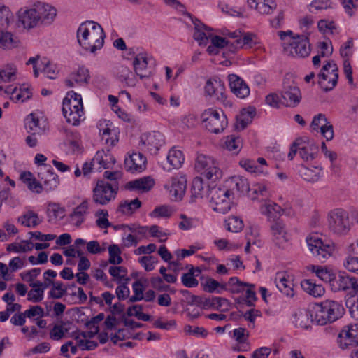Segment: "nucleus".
<instances>
[{"label": "nucleus", "mask_w": 358, "mask_h": 358, "mask_svg": "<svg viewBox=\"0 0 358 358\" xmlns=\"http://www.w3.org/2000/svg\"><path fill=\"white\" fill-rule=\"evenodd\" d=\"M105 34L101 26L94 21L83 22L77 30L79 45L92 53L103 46Z\"/></svg>", "instance_id": "obj_1"}, {"label": "nucleus", "mask_w": 358, "mask_h": 358, "mask_svg": "<svg viewBox=\"0 0 358 358\" xmlns=\"http://www.w3.org/2000/svg\"><path fill=\"white\" fill-rule=\"evenodd\" d=\"M315 322L319 325L331 323L341 318L345 309L341 303L333 300H325L313 306Z\"/></svg>", "instance_id": "obj_2"}, {"label": "nucleus", "mask_w": 358, "mask_h": 358, "mask_svg": "<svg viewBox=\"0 0 358 358\" xmlns=\"http://www.w3.org/2000/svg\"><path fill=\"white\" fill-rule=\"evenodd\" d=\"M62 113L69 123L78 125L84 115L81 95L73 91L69 92L63 100Z\"/></svg>", "instance_id": "obj_3"}, {"label": "nucleus", "mask_w": 358, "mask_h": 358, "mask_svg": "<svg viewBox=\"0 0 358 358\" xmlns=\"http://www.w3.org/2000/svg\"><path fill=\"white\" fill-rule=\"evenodd\" d=\"M230 190L213 185L208 187V198L213 210L225 214L231 208Z\"/></svg>", "instance_id": "obj_4"}, {"label": "nucleus", "mask_w": 358, "mask_h": 358, "mask_svg": "<svg viewBox=\"0 0 358 358\" xmlns=\"http://www.w3.org/2000/svg\"><path fill=\"white\" fill-rule=\"evenodd\" d=\"M194 168L197 172L208 180H215L222 176L218 163L208 155L198 153L195 159Z\"/></svg>", "instance_id": "obj_5"}, {"label": "nucleus", "mask_w": 358, "mask_h": 358, "mask_svg": "<svg viewBox=\"0 0 358 358\" xmlns=\"http://www.w3.org/2000/svg\"><path fill=\"white\" fill-rule=\"evenodd\" d=\"M201 119L206 129L214 134L223 131L228 124L227 116L221 109H206L201 114Z\"/></svg>", "instance_id": "obj_6"}, {"label": "nucleus", "mask_w": 358, "mask_h": 358, "mask_svg": "<svg viewBox=\"0 0 358 358\" xmlns=\"http://www.w3.org/2000/svg\"><path fill=\"white\" fill-rule=\"evenodd\" d=\"M329 229L334 234L343 236L350 229L348 213L343 208L331 210L327 216Z\"/></svg>", "instance_id": "obj_7"}, {"label": "nucleus", "mask_w": 358, "mask_h": 358, "mask_svg": "<svg viewBox=\"0 0 358 358\" xmlns=\"http://www.w3.org/2000/svg\"><path fill=\"white\" fill-rule=\"evenodd\" d=\"M281 97L282 103L286 107H296L301 101V90L291 76H286L283 80Z\"/></svg>", "instance_id": "obj_8"}, {"label": "nucleus", "mask_w": 358, "mask_h": 358, "mask_svg": "<svg viewBox=\"0 0 358 358\" xmlns=\"http://www.w3.org/2000/svg\"><path fill=\"white\" fill-rule=\"evenodd\" d=\"M306 241L308 250L320 262H323L330 257L334 250L332 244L324 243L317 234L309 235Z\"/></svg>", "instance_id": "obj_9"}, {"label": "nucleus", "mask_w": 358, "mask_h": 358, "mask_svg": "<svg viewBox=\"0 0 358 358\" xmlns=\"http://www.w3.org/2000/svg\"><path fill=\"white\" fill-rule=\"evenodd\" d=\"M318 84L325 92L331 90L337 84L338 79V67L333 62H327L318 75Z\"/></svg>", "instance_id": "obj_10"}, {"label": "nucleus", "mask_w": 358, "mask_h": 358, "mask_svg": "<svg viewBox=\"0 0 358 358\" xmlns=\"http://www.w3.org/2000/svg\"><path fill=\"white\" fill-rule=\"evenodd\" d=\"M117 191L112 185L104 180H99L93 189L94 203L104 206L115 198Z\"/></svg>", "instance_id": "obj_11"}, {"label": "nucleus", "mask_w": 358, "mask_h": 358, "mask_svg": "<svg viewBox=\"0 0 358 358\" xmlns=\"http://www.w3.org/2000/svg\"><path fill=\"white\" fill-rule=\"evenodd\" d=\"M285 49L293 56L299 57H308L310 52V45L307 36L297 35L291 38Z\"/></svg>", "instance_id": "obj_12"}, {"label": "nucleus", "mask_w": 358, "mask_h": 358, "mask_svg": "<svg viewBox=\"0 0 358 358\" xmlns=\"http://www.w3.org/2000/svg\"><path fill=\"white\" fill-rule=\"evenodd\" d=\"M187 187V179L185 176H176L172 177L164 185V188L169 192V196L172 201H180L185 192Z\"/></svg>", "instance_id": "obj_13"}, {"label": "nucleus", "mask_w": 358, "mask_h": 358, "mask_svg": "<svg viewBox=\"0 0 358 358\" xmlns=\"http://www.w3.org/2000/svg\"><path fill=\"white\" fill-rule=\"evenodd\" d=\"M204 95L219 101H223L225 96L224 82L218 78H211L206 82Z\"/></svg>", "instance_id": "obj_14"}, {"label": "nucleus", "mask_w": 358, "mask_h": 358, "mask_svg": "<svg viewBox=\"0 0 358 358\" xmlns=\"http://www.w3.org/2000/svg\"><path fill=\"white\" fill-rule=\"evenodd\" d=\"M339 344L342 349L358 345V322L350 323L344 327L338 334Z\"/></svg>", "instance_id": "obj_15"}, {"label": "nucleus", "mask_w": 358, "mask_h": 358, "mask_svg": "<svg viewBox=\"0 0 358 358\" xmlns=\"http://www.w3.org/2000/svg\"><path fill=\"white\" fill-rule=\"evenodd\" d=\"M38 177L46 192L55 189L59 184L58 176L53 172L52 167L48 164L39 168Z\"/></svg>", "instance_id": "obj_16"}, {"label": "nucleus", "mask_w": 358, "mask_h": 358, "mask_svg": "<svg viewBox=\"0 0 358 358\" xmlns=\"http://www.w3.org/2000/svg\"><path fill=\"white\" fill-rule=\"evenodd\" d=\"M140 142L150 154L156 155L164 143V138L160 132L152 131L141 135Z\"/></svg>", "instance_id": "obj_17"}, {"label": "nucleus", "mask_w": 358, "mask_h": 358, "mask_svg": "<svg viewBox=\"0 0 358 358\" xmlns=\"http://www.w3.org/2000/svg\"><path fill=\"white\" fill-rule=\"evenodd\" d=\"M357 280L358 279L345 272H339L335 274L330 287L334 292L348 291L352 289Z\"/></svg>", "instance_id": "obj_18"}, {"label": "nucleus", "mask_w": 358, "mask_h": 358, "mask_svg": "<svg viewBox=\"0 0 358 358\" xmlns=\"http://www.w3.org/2000/svg\"><path fill=\"white\" fill-rule=\"evenodd\" d=\"M311 127L313 130L320 131L327 141H331L334 138V129L332 124L328 122L325 115L320 113L315 116Z\"/></svg>", "instance_id": "obj_19"}, {"label": "nucleus", "mask_w": 358, "mask_h": 358, "mask_svg": "<svg viewBox=\"0 0 358 358\" xmlns=\"http://www.w3.org/2000/svg\"><path fill=\"white\" fill-rule=\"evenodd\" d=\"M299 155L304 161L313 160L319 152L318 146L308 137H300Z\"/></svg>", "instance_id": "obj_20"}, {"label": "nucleus", "mask_w": 358, "mask_h": 358, "mask_svg": "<svg viewBox=\"0 0 358 358\" xmlns=\"http://www.w3.org/2000/svg\"><path fill=\"white\" fill-rule=\"evenodd\" d=\"M146 162V157L142 153L133 152L125 159L124 168L129 172H141L145 169Z\"/></svg>", "instance_id": "obj_21"}, {"label": "nucleus", "mask_w": 358, "mask_h": 358, "mask_svg": "<svg viewBox=\"0 0 358 358\" xmlns=\"http://www.w3.org/2000/svg\"><path fill=\"white\" fill-rule=\"evenodd\" d=\"M231 91L238 98L245 99L250 94V89L245 82L235 74L228 76Z\"/></svg>", "instance_id": "obj_22"}, {"label": "nucleus", "mask_w": 358, "mask_h": 358, "mask_svg": "<svg viewBox=\"0 0 358 358\" xmlns=\"http://www.w3.org/2000/svg\"><path fill=\"white\" fill-rule=\"evenodd\" d=\"M270 229L273 242L278 247H282L288 241L285 224L282 220H277L272 222Z\"/></svg>", "instance_id": "obj_23"}, {"label": "nucleus", "mask_w": 358, "mask_h": 358, "mask_svg": "<svg viewBox=\"0 0 358 358\" xmlns=\"http://www.w3.org/2000/svg\"><path fill=\"white\" fill-rule=\"evenodd\" d=\"M89 203L87 200H83L80 205L73 208L69 216V222L76 227H80L85 222L88 213Z\"/></svg>", "instance_id": "obj_24"}, {"label": "nucleus", "mask_w": 358, "mask_h": 358, "mask_svg": "<svg viewBox=\"0 0 358 358\" xmlns=\"http://www.w3.org/2000/svg\"><path fill=\"white\" fill-rule=\"evenodd\" d=\"M36 13L40 17V23L50 24L55 19L56 9L49 4L38 2L34 4Z\"/></svg>", "instance_id": "obj_25"}, {"label": "nucleus", "mask_w": 358, "mask_h": 358, "mask_svg": "<svg viewBox=\"0 0 358 358\" xmlns=\"http://www.w3.org/2000/svg\"><path fill=\"white\" fill-rule=\"evenodd\" d=\"M19 20L26 29H31L41 24L39 15H38L34 6L20 11Z\"/></svg>", "instance_id": "obj_26"}, {"label": "nucleus", "mask_w": 358, "mask_h": 358, "mask_svg": "<svg viewBox=\"0 0 358 358\" xmlns=\"http://www.w3.org/2000/svg\"><path fill=\"white\" fill-rule=\"evenodd\" d=\"M315 322L314 316V308L312 310H302L294 314L293 322L297 327L308 329Z\"/></svg>", "instance_id": "obj_27"}, {"label": "nucleus", "mask_w": 358, "mask_h": 358, "mask_svg": "<svg viewBox=\"0 0 358 358\" xmlns=\"http://www.w3.org/2000/svg\"><path fill=\"white\" fill-rule=\"evenodd\" d=\"M262 215L267 217L269 222H274L277 220H281L280 216L282 215L284 210L275 203H266L260 208Z\"/></svg>", "instance_id": "obj_28"}, {"label": "nucleus", "mask_w": 358, "mask_h": 358, "mask_svg": "<svg viewBox=\"0 0 358 358\" xmlns=\"http://www.w3.org/2000/svg\"><path fill=\"white\" fill-rule=\"evenodd\" d=\"M90 78L89 70L82 66L76 72L71 73L69 78L65 80V83L68 87H72L74 83L80 85L88 83Z\"/></svg>", "instance_id": "obj_29"}, {"label": "nucleus", "mask_w": 358, "mask_h": 358, "mask_svg": "<svg viewBox=\"0 0 358 358\" xmlns=\"http://www.w3.org/2000/svg\"><path fill=\"white\" fill-rule=\"evenodd\" d=\"M134 71L141 79L149 78L151 72L148 70V59L145 53L138 54L133 61Z\"/></svg>", "instance_id": "obj_30"}, {"label": "nucleus", "mask_w": 358, "mask_h": 358, "mask_svg": "<svg viewBox=\"0 0 358 358\" xmlns=\"http://www.w3.org/2000/svg\"><path fill=\"white\" fill-rule=\"evenodd\" d=\"M155 185L154 180L150 177H143L139 179L129 181L126 184V189L129 190H137L142 192L150 191Z\"/></svg>", "instance_id": "obj_31"}, {"label": "nucleus", "mask_w": 358, "mask_h": 358, "mask_svg": "<svg viewBox=\"0 0 358 358\" xmlns=\"http://www.w3.org/2000/svg\"><path fill=\"white\" fill-rule=\"evenodd\" d=\"M193 24L194 25L193 38L198 41L199 45H206L208 38L212 37V34L206 31H211V29L197 19L193 21Z\"/></svg>", "instance_id": "obj_32"}, {"label": "nucleus", "mask_w": 358, "mask_h": 358, "mask_svg": "<svg viewBox=\"0 0 358 358\" xmlns=\"http://www.w3.org/2000/svg\"><path fill=\"white\" fill-rule=\"evenodd\" d=\"M251 8H255L259 13L270 14L276 8L274 0H247Z\"/></svg>", "instance_id": "obj_33"}, {"label": "nucleus", "mask_w": 358, "mask_h": 358, "mask_svg": "<svg viewBox=\"0 0 358 358\" xmlns=\"http://www.w3.org/2000/svg\"><path fill=\"white\" fill-rule=\"evenodd\" d=\"M208 187L212 186L206 185L201 177H195L191 187L192 199H202L205 196L208 197Z\"/></svg>", "instance_id": "obj_34"}, {"label": "nucleus", "mask_w": 358, "mask_h": 358, "mask_svg": "<svg viewBox=\"0 0 358 358\" xmlns=\"http://www.w3.org/2000/svg\"><path fill=\"white\" fill-rule=\"evenodd\" d=\"M93 162L97 163L100 169H110L115 163V159L109 150L105 152L103 150L96 152Z\"/></svg>", "instance_id": "obj_35"}, {"label": "nucleus", "mask_w": 358, "mask_h": 358, "mask_svg": "<svg viewBox=\"0 0 358 358\" xmlns=\"http://www.w3.org/2000/svg\"><path fill=\"white\" fill-rule=\"evenodd\" d=\"M298 173L304 180L314 183L317 182L321 177V169H317V167L310 169L301 165L299 166Z\"/></svg>", "instance_id": "obj_36"}, {"label": "nucleus", "mask_w": 358, "mask_h": 358, "mask_svg": "<svg viewBox=\"0 0 358 358\" xmlns=\"http://www.w3.org/2000/svg\"><path fill=\"white\" fill-rule=\"evenodd\" d=\"M20 179L27 185L29 189L34 192L41 193L44 190L43 183L39 180H37L34 178L32 173L29 171L21 173Z\"/></svg>", "instance_id": "obj_37"}, {"label": "nucleus", "mask_w": 358, "mask_h": 358, "mask_svg": "<svg viewBox=\"0 0 358 358\" xmlns=\"http://www.w3.org/2000/svg\"><path fill=\"white\" fill-rule=\"evenodd\" d=\"M259 43L257 36L250 32L242 31L239 41H237L236 50L239 48L250 49Z\"/></svg>", "instance_id": "obj_38"}, {"label": "nucleus", "mask_w": 358, "mask_h": 358, "mask_svg": "<svg viewBox=\"0 0 358 358\" xmlns=\"http://www.w3.org/2000/svg\"><path fill=\"white\" fill-rule=\"evenodd\" d=\"M301 287L303 289L314 297H320L324 292L325 289L322 285L316 284L313 280H303L301 282Z\"/></svg>", "instance_id": "obj_39"}, {"label": "nucleus", "mask_w": 358, "mask_h": 358, "mask_svg": "<svg viewBox=\"0 0 358 358\" xmlns=\"http://www.w3.org/2000/svg\"><path fill=\"white\" fill-rule=\"evenodd\" d=\"M255 115V109L249 108L243 109L236 118V129L243 130L251 122Z\"/></svg>", "instance_id": "obj_40"}, {"label": "nucleus", "mask_w": 358, "mask_h": 358, "mask_svg": "<svg viewBox=\"0 0 358 358\" xmlns=\"http://www.w3.org/2000/svg\"><path fill=\"white\" fill-rule=\"evenodd\" d=\"M34 245L30 240H23L21 242H14L8 244L6 250L9 252L25 253L33 250Z\"/></svg>", "instance_id": "obj_41"}, {"label": "nucleus", "mask_w": 358, "mask_h": 358, "mask_svg": "<svg viewBox=\"0 0 358 358\" xmlns=\"http://www.w3.org/2000/svg\"><path fill=\"white\" fill-rule=\"evenodd\" d=\"M112 122L108 121L105 122L104 127H102L103 124H99V131L102 135V140L105 141V143L108 145L113 146L118 141L116 135L114 134V136H111L113 130L111 129Z\"/></svg>", "instance_id": "obj_42"}, {"label": "nucleus", "mask_w": 358, "mask_h": 358, "mask_svg": "<svg viewBox=\"0 0 358 358\" xmlns=\"http://www.w3.org/2000/svg\"><path fill=\"white\" fill-rule=\"evenodd\" d=\"M17 222L24 227L31 228L38 225L41 222V220L36 213L30 210L19 217Z\"/></svg>", "instance_id": "obj_43"}, {"label": "nucleus", "mask_w": 358, "mask_h": 358, "mask_svg": "<svg viewBox=\"0 0 358 358\" xmlns=\"http://www.w3.org/2000/svg\"><path fill=\"white\" fill-rule=\"evenodd\" d=\"M185 160L182 151L172 148L167 155V162L173 169L181 167Z\"/></svg>", "instance_id": "obj_44"}, {"label": "nucleus", "mask_w": 358, "mask_h": 358, "mask_svg": "<svg viewBox=\"0 0 358 358\" xmlns=\"http://www.w3.org/2000/svg\"><path fill=\"white\" fill-rule=\"evenodd\" d=\"M17 38L13 37L11 33L0 31V48L11 49L17 46Z\"/></svg>", "instance_id": "obj_45"}, {"label": "nucleus", "mask_w": 358, "mask_h": 358, "mask_svg": "<svg viewBox=\"0 0 358 358\" xmlns=\"http://www.w3.org/2000/svg\"><path fill=\"white\" fill-rule=\"evenodd\" d=\"M276 286L278 289L285 295L290 297L294 296V284L291 280L287 279L285 276L279 277V280L276 281Z\"/></svg>", "instance_id": "obj_46"}, {"label": "nucleus", "mask_w": 358, "mask_h": 358, "mask_svg": "<svg viewBox=\"0 0 358 358\" xmlns=\"http://www.w3.org/2000/svg\"><path fill=\"white\" fill-rule=\"evenodd\" d=\"M204 290L208 293L216 292L221 294L223 290H227L226 284H220L213 278H208L204 284Z\"/></svg>", "instance_id": "obj_47"}, {"label": "nucleus", "mask_w": 358, "mask_h": 358, "mask_svg": "<svg viewBox=\"0 0 358 358\" xmlns=\"http://www.w3.org/2000/svg\"><path fill=\"white\" fill-rule=\"evenodd\" d=\"M248 194L252 200H255L258 199L259 196H262L265 198L268 197V192L266 185L256 183L254 184L252 187H250V190L248 192Z\"/></svg>", "instance_id": "obj_48"}, {"label": "nucleus", "mask_w": 358, "mask_h": 358, "mask_svg": "<svg viewBox=\"0 0 358 358\" xmlns=\"http://www.w3.org/2000/svg\"><path fill=\"white\" fill-rule=\"evenodd\" d=\"M239 164L241 167L250 173L261 174L264 173L265 171L264 167L259 166L257 164V162L250 159H241L239 162Z\"/></svg>", "instance_id": "obj_49"}, {"label": "nucleus", "mask_w": 358, "mask_h": 358, "mask_svg": "<svg viewBox=\"0 0 358 358\" xmlns=\"http://www.w3.org/2000/svg\"><path fill=\"white\" fill-rule=\"evenodd\" d=\"M233 189H236L240 193H248L250 190L248 180L242 176H234L231 178Z\"/></svg>", "instance_id": "obj_50"}, {"label": "nucleus", "mask_w": 358, "mask_h": 358, "mask_svg": "<svg viewBox=\"0 0 358 358\" xmlns=\"http://www.w3.org/2000/svg\"><path fill=\"white\" fill-rule=\"evenodd\" d=\"M245 296L239 297L238 299V302H245L248 306H252L254 305V302L257 300L256 293L255 292V285L249 283V285H247L245 287Z\"/></svg>", "instance_id": "obj_51"}, {"label": "nucleus", "mask_w": 358, "mask_h": 358, "mask_svg": "<svg viewBox=\"0 0 358 358\" xmlns=\"http://www.w3.org/2000/svg\"><path fill=\"white\" fill-rule=\"evenodd\" d=\"M141 206V202L138 199L131 201H125L119 206V211L123 214H132L136 209Z\"/></svg>", "instance_id": "obj_52"}, {"label": "nucleus", "mask_w": 358, "mask_h": 358, "mask_svg": "<svg viewBox=\"0 0 358 358\" xmlns=\"http://www.w3.org/2000/svg\"><path fill=\"white\" fill-rule=\"evenodd\" d=\"M39 68L46 75L47 78L54 79L56 78V66L46 58H43L39 64Z\"/></svg>", "instance_id": "obj_53"}, {"label": "nucleus", "mask_w": 358, "mask_h": 358, "mask_svg": "<svg viewBox=\"0 0 358 358\" xmlns=\"http://www.w3.org/2000/svg\"><path fill=\"white\" fill-rule=\"evenodd\" d=\"M26 128L31 134H40L43 132L42 128L39 126V120L31 114L26 120Z\"/></svg>", "instance_id": "obj_54"}, {"label": "nucleus", "mask_w": 358, "mask_h": 358, "mask_svg": "<svg viewBox=\"0 0 358 358\" xmlns=\"http://www.w3.org/2000/svg\"><path fill=\"white\" fill-rule=\"evenodd\" d=\"M241 141L238 137L233 135L227 136L224 141V147L234 154H236L241 149Z\"/></svg>", "instance_id": "obj_55"}, {"label": "nucleus", "mask_w": 358, "mask_h": 358, "mask_svg": "<svg viewBox=\"0 0 358 358\" xmlns=\"http://www.w3.org/2000/svg\"><path fill=\"white\" fill-rule=\"evenodd\" d=\"M225 222L227 230L234 233L239 232L243 228V221L236 216L229 217Z\"/></svg>", "instance_id": "obj_56"}, {"label": "nucleus", "mask_w": 358, "mask_h": 358, "mask_svg": "<svg viewBox=\"0 0 358 358\" xmlns=\"http://www.w3.org/2000/svg\"><path fill=\"white\" fill-rule=\"evenodd\" d=\"M108 262L111 264H120L123 259L121 257V250L117 245H111L108 247Z\"/></svg>", "instance_id": "obj_57"}, {"label": "nucleus", "mask_w": 358, "mask_h": 358, "mask_svg": "<svg viewBox=\"0 0 358 358\" xmlns=\"http://www.w3.org/2000/svg\"><path fill=\"white\" fill-rule=\"evenodd\" d=\"M13 20V15L8 7L0 3V26H8Z\"/></svg>", "instance_id": "obj_58"}, {"label": "nucleus", "mask_w": 358, "mask_h": 358, "mask_svg": "<svg viewBox=\"0 0 358 358\" xmlns=\"http://www.w3.org/2000/svg\"><path fill=\"white\" fill-rule=\"evenodd\" d=\"M181 280L183 285L186 287H196L199 285V281L194 278L193 266L188 273H184L182 275Z\"/></svg>", "instance_id": "obj_59"}, {"label": "nucleus", "mask_w": 358, "mask_h": 358, "mask_svg": "<svg viewBox=\"0 0 358 358\" xmlns=\"http://www.w3.org/2000/svg\"><path fill=\"white\" fill-rule=\"evenodd\" d=\"M66 292L62 282H54L49 292V296L54 299H61Z\"/></svg>", "instance_id": "obj_60"}, {"label": "nucleus", "mask_w": 358, "mask_h": 358, "mask_svg": "<svg viewBox=\"0 0 358 358\" xmlns=\"http://www.w3.org/2000/svg\"><path fill=\"white\" fill-rule=\"evenodd\" d=\"M108 271L109 273L119 282L122 280H127V278H126L127 270L123 266H110Z\"/></svg>", "instance_id": "obj_61"}, {"label": "nucleus", "mask_w": 358, "mask_h": 358, "mask_svg": "<svg viewBox=\"0 0 358 358\" xmlns=\"http://www.w3.org/2000/svg\"><path fill=\"white\" fill-rule=\"evenodd\" d=\"M315 272L320 279L324 282H329L330 285H331V281L335 276V274L327 268H317Z\"/></svg>", "instance_id": "obj_62"}, {"label": "nucleus", "mask_w": 358, "mask_h": 358, "mask_svg": "<svg viewBox=\"0 0 358 358\" xmlns=\"http://www.w3.org/2000/svg\"><path fill=\"white\" fill-rule=\"evenodd\" d=\"M138 262L145 271H151L155 268L154 264L157 262V258L154 256H143L138 259Z\"/></svg>", "instance_id": "obj_63"}, {"label": "nucleus", "mask_w": 358, "mask_h": 358, "mask_svg": "<svg viewBox=\"0 0 358 358\" xmlns=\"http://www.w3.org/2000/svg\"><path fill=\"white\" fill-rule=\"evenodd\" d=\"M16 68L13 66H8L6 69L0 71V78L5 81L9 82L15 79Z\"/></svg>", "instance_id": "obj_64"}]
</instances>
